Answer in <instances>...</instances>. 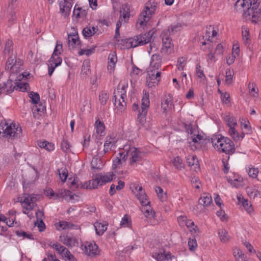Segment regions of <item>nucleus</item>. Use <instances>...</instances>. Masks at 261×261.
Here are the masks:
<instances>
[{
  "label": "nucleus",
  "instance_id": "1",
  "mask_svg": "<svg viewBox=\"0 0 261 261\" xmlns=\"http://www.w3.org/2000/svg\"><path fill=\"white\" fill-rule=\"evenodd\" d=\"M259 4L257 0H238L234 7L237 11L243 12L244 17L257 23L261 21V9L258 8Z\"/></svg>",
  "mask_w": 261,
  "mask_h": 261
},
{
  "label": "nucleus",
  "instance_id": "2",
  "mask_svg": "<svg viewBox=\"0 0 261 261\" xmlns=\"http://www.w3.org/2000/svg\"><path fill=\"white\" fill-rule=\"evenodd\" d=\"M153 32L149 31L143 34L135 36L134 38H126L124 39H117V43L121 45L122 49L135 47L139 45H143L150 42Z\"/></svg>",
  "mask_w": 261,
  "mask_h": 261
},
{
  "label": "nucleus",
  "instance_id": "3",
  "mask_svg": "<svg viewBox=\"0 0 261 261\" xmlns=\"http://www.w3.org/2000/svg\"><path fill=\"white\" fill-rule=\"evenodd\" d=\"M211 143L220 153H225L229 155L234 153L236 150L233 142L229 138L219 135L211 138Z\"/></svg>",
  "mask_w": 261,
  "mask_h": 261
},
{
  "label": "nucleus",
  "instance_id": "4",
  "mask_svg": "<svg viewBox=\"0 0 261 261\" xmlns=\"http://www.w3.org/2000/svg\"><path fill=\"white\" fill-rule=\"evenodd\" d=\"M22 136V129L18 124L8 122L0 123V136L8 140L19 138Z\"/></svg>",
  "mask_w": 261,
  "mask_h": 261
},
{
  "label": "nucleus",
  "instance_id": "5",
  "mask_svg": "<svg viewBox=\"0 0 261 261\" xmlns=\"http://www.w3.org/2000/svg\"><path fill=\"white\" fill-rule=\"evenodd\" d=\"M158 7V3L154 0L148 1L145 5L144 10L140 13L137 23L141 26L146 25L147 22L154 14Z\"/></svg>",
  "mask_w": 261,
  "mask_h": 261
},
{
  "label": "nucleus",
  "instance_id": "6",
  "mask_svg": "<svg viewBox=\"0 0 261 261\" xmlns=\"http://www.w3.org/2000/svg\"><path fill=\"white\" fill-rule=\"evenodd\" d=\"M125 88V85L121 86L119 84L117 90L114 92V103L116 108L121 112L124 110L126 107V102L125 100L126 97Z\"/></svg>",
  "mask_w": 261,
  "mask_h": 261
},
{
  "label": "nucleus",
  "instance_id": "7",
  "mask_svg": "<svg viewBox=\"0 0 261 261\" xmlns=\"http://www.w3.org/2000/svg\"><path fill=\"white\" fill-rule=\"evenodd\" d=\"M123 150L124 151L127 158L128 156H130L129 164L130 166L142 161L143 152L140 151L139 148L127 144L123 146Z\"/></svg>",
  "mask_w": 261,
  "mask_h": 261
},
{
  "label": "nucleus",
  "instance_id": "8",
  "mask_svg": "<svg viewBox=\"0 0 261 261\" xmlns=\"http://www.w3.org/2000/svg\"><path fill=\"white\" fill-rule=\"evenodd\" d=\"M143 95L141 99V110H139L137 117V121L141 126L144 125L146 121V117L148 111L147 108H149L150 105L149 93L144 90L143 91Z\"/></svg>",
  "mask_w": 261,
  "mask_h": 261
},
{
  "label": "nucleus",
  "instance_id": "9",
  "mask_svg": "<svg viewBox=\"0 0 261 261\" xmlns=\"http://www.w3.org/2000/svg\"><path fill=\"white\" fill-rule=\"evenodd\" d=\"M117 141V139L114 134L107 136L105 139L103 148L101 149L98 148L97 155L102 156L111 151L112 148H115L116 147Z\"/></svg>",
  "mask_w": 261,
  "mask_h": 261
},
{
  "label": "nucleus",
  "instance_id": "10",
  "mask_svg": "<svg viewBox=\"0 0 261 261\" xmlns=\"http://www.w3.org/2000/svg\"><path fill=\"white\" fill-rule=\"evenodd\" d=\"M83 250L87 256L91 257H95L99 253L98 247L94 242H86Z\"/></svg>",
  "mask_w": 261,
  "mask_h": 261
},
{
  "label": "nucleus",
  "instance_id": "11",
  "mask_svg": "<svg viewBox=\"0 0 261 261\" xmlns=\"http://www.w3.org/2000/svg\"><path fill=\"white\" fill-rule=\"evenodd\" d=\"M133 188V192L136 193V197L141 203L144 204L145 202L148 201L147 196L141 186L137 184H134Z\"/></svg>",
  "mask_w": 261,
  "mask_h": 261
},
{
  "label": "nucleus",
  "instance_id": "12",
  "mask_svg": "<svg viewBox=\"0 0 261 261\" xmlns=\"http://www.w3.org/2000/svg\"><path fill=\"white\" fill-rule=\"evenodd\" d=\"M14 90L13 81L11 79H8L6 82L0 84V94L7 95L12 93Z\"/></svg>",
  "mask_w": 261,
  "mask_h": 261
},
{
  "label": "nucleus",
  "instance_id": "13",
  "mask_svg": "<svg viewBox=\"0 0 261 261\" xmlns=\"http://www.w3.org/2000/svg\"><path fill=\"white\" fill-rule=\"evenodd\" d=\"M174 106L173 98L171 94L165 95L161 100V108L163 112L166 113Z\"/></svg>",
  "mask_w": 261,
  "mask_h": 261
},
{
  "label": "nucleus",
  "instance_id": "14",
  "mask_svg": "<svg viewBox=\"0 0 261 261\" xmlns=\"http://www.w3.org/2000/svg\"><path fill=\"white\" fill-rule=\"evenodd\" d=\"M162 56L159 54H154L151 57L149 68L159 70L162 64Z\"/></svg>",
  "mask_w": 261,
  "mask_h": 261
},
{
  "label": "nucleus",
  "instance_id": "15",
  "mask_svg": "<svg viewBox=\"0 0 261 261\" xmlns=\"http://www.w3.org/2000/svg\"><path fill=\"white\" fill-rule=\"evenodd\" d=\"M68 47L70 49H74L76 46L80 45L81 42L79 40L78 33L75 32L68 35Z\"/></svg>",
  "mask_w": 261,
  "mask_h": 261
},
{
  "label": "nucleus",
  "instance_id": "16",
  "mask_svg": "<svg viewBox=\"0 0 261 261\" xmlns=\"http://www.w3.org/2000/svg\"><path fill=\"white\" fill-rule=\"evenodd\" d=\"M142 205L140 210L142 213L146 218H154L155 217V213L150 205V201L145 202V203H141Z\"/></svg>",
  "mask_w": 261,
  "mask_h": 261
},
{
  "label": "nucleus",
  "instance_id": "17",
  "mask_svg": "<svg viewBox=\"0 0 261 261\" xmlns=\"http://www.w3.org/2000/svg\"><path fill=\"white\" fill-rule=\"evenodd\" d=\"M72 0H64L62 2L60 3V12L65 17L68 16L70 12L71 7L72 6L71 2Z\"/></svg>",
  "mask_w": 261,
  "mask_h": 261
},
{
  "label": "nucleus",
  "instance_id": "18",
  "mask_svg": "<svg viewBox=\"0 0 261 261\" xmlns=\"http://www.w3.org/2000/svg\"><path fill=\"white\" fill-rule=\"evenodd\" d=\"M101 185L99 178L97 174L93 176L92 180L86 181L83 184L84 189H93L97 188L98 186Z\"/></svg>",
  "mask_w": 261,
  "mask_h": 261
},
{
  "label": "nucleus",
  "instance_id": "19",
  "mask_svg": "<svg viewBox=\"0 0 261 261\" xmlns=\"http://www.w3.org/2000/svg\"><path fill=\"white\" fill-rule=\"evenodd\" d=\"M119 156L115 157L113 160V168L115 169L120 168L123 163L125 162L127 160L124 151L119 152Z\"/></svg>",
  "mask_w": 261,
  "mask_h": 261
},
{
  "label": "nucleus",
  "instance_id": "20",
  "mask_svg": "<svg viewBox=\"0 0 261 261\" xmlns=\"http://www.w3.org/2000/svg\"><path fill=\"white\" fill-rule=\"evenodd\" d=\"M161 36L163 41L162 49L171 48L173 46L172 39L168 34V31H163Z\"/></svg>",
  "mask_w": 261,
  "mask_h": 261
},
{
  "label": "nucleus",
  "instance_id": "21",
  "mask_svg": "<svg viewBox=\"0 0 261 261\" xmlns=\"http://www.w3.org/2000/svg\"><path fill=\"white\" fill-rule=\"evenodd\" d=\"M147 75V79L152 81L153 83H159L160 81L161 72L158 70L149 68Z\"/></svg>",
  "mask_w": 261,
  "mask_h": 261
},
{
  "label": "nucleus",
  "instance_id": "22",
  "mask_svg": "<svg viewBox=\"0 0 261 261\" xmlns=\"http://www.w3.org/2000/svg\"><path fill=\"white\" fill-rule=\"evenodd\" d=\"M35 198L30 195H25L23 201L21 202L23 204V207L27 211H30L34 208V199Z\"/></svg>",
  "mask_w": 261,
  "mask_h": 261
},
{
  "label": "nucleus",
  "instance_id": "23",
  "mask_svg": "<svg viewBox=\"0 0 261 261\" xmlns=\"http://www.w3.org/2000/svg\"><path fill=\"white\" fill-rule=\"evenodd\" d=\"M198 202L199 204L202 205L204 207L210 206L213 202L211 195L206 193L202 194Z\"/></svg>",
  "mask_w": 261,
  "mask_h": 261
},
{
  "label": "nucleus",
  "instance_id": "24",
  "mask_svg": "<svg viewBox=\"0 0 261 261\" xmlns=\"http://www.w3.org/2000/svg\"><path fill=\"white\" fill-rule=\"evenodd\" d=\"M227 180L236 188H239L243 186V178L238 175H234L233 177L229 176L227 178Z\"/></svg>",
  "mask_w": 261,
  "mask_h": 261
},
{
  "label": "nucleus",
  "instance_id": "25",
  "mask_svg": "<svg viewBox=\"0 0 261 261\" xmlns=\"http://www.w3.org/2000/svg\"><path fill=\"white\" fill-rule=\"evenodd\" d=\"M117 61V57L115 52L111 53L108 57V69L111 72L115 69L116 63Z\"/></svg>",
  "mask_w": 261,
  "mask_h": 261
},
{
  "label": "nucleus",
  "instance_id": "26",
  "mask_svg": "<svg viewBox=\"0 0 261 261\" xmlns=\"http://www.w3.org/2000/svg\"><path fill=\"white\" fill-rule=\"evenodd\" d=\"M91 165L92 169L96 170H100L103 167L102 161L97 155L93 157L91 162Z\"/></svg>",
  "mask_w": 261,
  "mask_h": 261
},
{
  "label": "nucleus",
  "instance_id": "27",
  "mask_svg": "<svg viewBox=\"0 0 261 261\" xmlns=\"http://www.w3.org/2000/svg\"><path fill=\"white\" fill-rule=\"evenodd\" d=\"M60 240L68 247H72L73 245H74L76 241L75 239L67 235L61 236Z\"/></svg>",
  "mask_w": 261,
  "mask_h": 261
},
{
  "label": "nucleus",
  "instance_id": "28",
  "mask_svg": "<svg viewBox=\"0 0 261 261\" xmlns=\"http://www.w3.org/2000/svg\"><path fill=\"white\" fill-rule=\"evenodd\" d=\"M96 30H98L97 27H86L83 29L82 31V34L85 38H89L96 33Z\"/></svg>",
  "mask_w": 261,
  "mask_h": 261
},
{
  "label": "nucleus",
  "instance_id": "29",
  "mask_svg": "<svg viewBox=\"0 0 261 261\" xmlns=\"http://www.w3.org/2000/svg\"><path fill=\"white\" fill-rule=\"evenodd\" d=\"M38 145L41 148H44L48 151H51L55 149L54 144L47 141H38Z\"/></svg>",
  "mask_w": 261,
  "mask_h": 261
},
{
  "label": "nucleus",
  "instance_id": "30",
  "mask_svg": "<svg viewBox=\"0 0 261 261\" xmlns=\"http://www.w3.org/2000/svg\"><path fill=\"white\" fill-rule=\"evenodd\" d=\"M181 25L179 23L171 24L168 30H165L163 31H168V34H174L181 30Z\"/></svg>",
  "mask_w": 261,
  "mask_h": 261
},
{
  "label": "nucleus",
  "instance_id": "31",
  "mask_svg": "<svg viewBox=\"0 0 261 261\" xmlns=\"http://www.w3.org/2000/svg\"><path fill=\"white\" fill-rule=\"evenodd\" d=\"M172 162L176 169L181 170L184 168L185 165L182 159L179 156H176L173 160H172Z\"/></svg>",
  "mask_w": 261,
  "mask_h": 261
},
{
  "label": "nucleus",
  "instance_id": "32",
  "mask_svg": "<svg viewBox=\"0 0 261 261\" xmlns=\"http://www.w3.org/2000/svg\"><path fill=\"white\" fill-rule=\"evenodd\" d=\"M107 225L108 224H103L101 223L96 222L94 225L96 233L99 236H101L107 230Z\"/></svg>",
  "mask_w": 261,
  "mask_h": 261
},
{
  "label": "nucleus",
  "instance_id": "33",
  "mask_svg": "<svg viewBox=\"0 0 261 261\" xmlns=\"http://www.w3.org/2000/svg\"><path fill=\"white\" fill-rule=\"evenodd\" d=\"M87 15V11L80 7L77 8V9L74 8L73 12V15L75 16L76 18L86 17Z\"/></svg>",
  "mask_w": 261,
  "mask_h": 261
},
{
  "label": "nucleus",
  "instance_id": "34",
  "mask_svg": "<svg viewBox=\"0 0 261 261\" xmlns=\"http://www.w3.org/2000/svg\"><path fill=\"white\" fill-rule=\"evenodd\" d=\"M113 172H109L105 175H102L101 174L98 175L101 185L111 181L113 179Z\"/></svg>",
  "mask_w": 261,
  "mask_h": 261
},
{
  "label": "nucleus",
  "instance_id": "35",
  "mask_svg": "<svg viewBox=\"0 0 261 261\" xmlns=\"http://www.w3.org/2000/svg\"><path fill=\"white\" fill-rule=\"evenodd\" d=\"M15 90H18L19 91L25 92L30 88L29 84L27 83H15L13 82Z\"/></svg>",
  "mask_w": 261,
  "mask_h": 261
},
{
  "label": "nucleus",
  "instance_id": "36",
  "mask_svg": "<svg viewBox=\"0 0 261 261\" xmlns=\"http://www.w3.org/2000/svg\"><path fill=\"white\" fill-rule=\"evenodd\" d=\"M70 180H71L70 185H69L70 189H74L79 188H84L83 184L77 177H74L73 179H72L71 178L68 179V181Z\"/></svg>",
  "mask_w": 261,
  "mask_h": 261
},
{
  "label": "nucleus",
  "instance_id": "37",
  "mask_svg": "<svg viewBox=\"0 0 261 261\" xmlns=\"http://www.w3.org/2000/svg\"><path fill=\"white\" fill-rule=\"evenodd\" d=\"M192 140L194 143H202L203 142H205V143L206 144L207 142L209 143L211 142V139H208L207 140L206 139H203V136L200 134H195V133L192 135Z\"/></svg>",
  "mask_w": 261,
  "mask_h": 261
},
{
  "label": "nucleus",
  "instance_id": "38",
  "mask_svg": "<svg viewBox=\"0 0 261 261\" xmlns=\"http://www.w3.org/2000/svg\"><path fill=\"white\" fill-rule=\"evenodd\" d=\"M225 120L226 122L227 125L228 126L229 128L231 127H236L238 126L237 120L233 116H230L229 115L226 116L225 117Z\"/></svg>",
  "mask_w": 261,
  "mask_h": 261
},
{
  "label": "nucleus",
  "instance_id": "39",
  "mask_svg": "<svg viewBox=\"0 0 261 261\" xmlns=\"http://www.w3.org/2000/svg\"><path fill=\"white\" fill-rule=\"evenodd\" d=\"M95 126L96 133L98 134L101 135L105 130V125L104 123L101 121L99 119L96 120Z\"/></svg>",
  "mask_w": 261,
  "mask_h": 261
},
{
  "label": "nucleus",
  "instance_id": "40",
  "mask_svg": "<svg viewBox=\"0 0 261 261\" xmlns=\"http://www.w3.org/2000/svg\"><path fill=\"white\" fill-rule=\"evenodd\" d=\"M8 62L7 64H6L5 70L7 71L11 72V73H16L20 72V67L17 66L16 65L13 64L11 65L10 63Z\"/></svg>",
  "mask_w": 261,
  "mask_h": 261
},
{
  "label": "nucleus",
  "instance_id": "41",
  "mask_svg": "<svg viewBox=\"0 0 261 261\" xmlns=\"http://www.w3.org/2000/svg\"><path fill=\"white\" fill-rule=\"evenodd\" d=\"M187 163L189 166H197L198 160L196 155H188L186 157Z\"/></svg>",
  "mask_w": 261,
  "mask_h": 261
},
{
  "label": "nucleus",
  "instance_id": "42",
  "mask_svg": "<svg viewBox=\"0 0 261 261\" xmlns=\"http://www.w3.org/2000/svg\"><path fill=\"white\" fill-rule=\"evenodd\" d=\"M129 7L128 4L122 5L120 9V16L122 15L123 18L125 19L129 17Z\"/></svg>",
  "mask_w": 261,
  "mask_h": 261
},
{
  "label": "nucleus",
  "instance_id": "43",
  "mask_svg": "<svg viewBox=\"0 0 261 261\" xmlns=\"http://www.w3.org/2000/svg\"><path fill=\"white\" fill-rule=\"evenodd\" d=\"M50 247H51L53 248L56 249V250L58 252V253L62 255L63 253H64V251L65 250V247L64 246H62L59 243H50L49 245Z\"/></svg>",
  "mask_w": 261,
  "mask_h": 261
},
{
  "label": "nucleus",
  "instance_id": "44",
  "mask_svg": "<svg viewBox=\"0 0 261 261\" xmlns=\"http://www.w3.org/2000/svg\"><path fill=\"white\" fill-rule=\"evenodd\" d=\"M233 254L237 260H241V261L245 260L246 256L244 253L239 249L236 248L233 250Z\"/></svg>",
  "mask_w": 261,
  "mask_h": 261
},
{
  "label": "nucleus",
  "instance_id": "45",
  "mask_svg": "<svg viewBox=\"0 0 261 261\" xmlns=\"http://www.w3.org/2000/svg\"><path fill=\"white\" fill-rule=\"evenodd\" d=\"M57 171L60 179L62 181L64 182L66 181L68 175L67 170L65 168H61V169H58Z\"/></svg>",
  "mask_w": 261,
  "mask_h": 261
},
{
  "label": "nucleus",
  "instance_id": "46",
  "mask_svg": "<svg viewBox=\"0 0 261 261\" xmlns=\"http://www.w3.org/2000/svg\"><path fill=\"white\" fill-rule=\"evenodd\" d=\"M13 43L12 40H8L5 44V49L4 50V53L5 55L8 54V55H10L13 53L12 46Z\"/></svg>",
  "mask_w": 261,
  "mask_h": 261
},
{
  "label": "nucleus",
  "instance_id": "47",
  "mask_svg": "<svg viewBox=\"0 0 261 261\" xmlns=\"http://www.w3.org/2000/svg\"><path fill=\"white\" fill-rule=\"evenodd\" d=\"M71 146L69 142L64 138L61 144V147L63 151L66 153L71 152Z\"/></svg>",
  "mask_w": 261,
  "mask_h": 261
},
{
  "label": "nucleus",
  "instance_id": "48",
  "mask_svg": "<svg viewBox=\"0 0 261 261\" xmlns=\"http://www.w3.org/2000/svg\"><path fill=\"white\" fill-rule=\"evenodd\" d=\"M228 134L234 141H239V134L236 130V127L229 128Z\"/></svg>",
  "mask_w": 261,
  "mask_h": 261
},
{
  "label": "nucleus",
  "instance_id": "49",
  "mask_svg": "<svg viewBox=\"0 0 261 261\" xmlns=\"http://www.w3.org/2000/svg\"><path fill=\"white\" fill-rule=\"evenodd\" d=\"M132 224V221L127 215H125L120 222V225L122 227H129Z\"/></svg>",
  "mask_w": 261,
  "mask_h": 261
},
{
  "label": "nucleus",
  "instance_id": "50",
  "mask_svg": "<svg viewBox=\"0 0 261 261\" xmlns=\"http://www.w3.org/2000/svg\"><path fill=\"white\" fill-rule=\"evenodd\" d=\"M109 97V95L107 92H101L99 95V99L100 103L102 105H105L107 103Z\"/></svg>",
  "mask_w": 261,
  "mask_h": 261
},
{
  "label": "nucleus",
  "instance_id": "51",
  "mask_svg": "<svg viewBox=\"0 0 261 261\" xmlns=\"http://www.w3.org/2000/svg\"><path fill=\"white\" fill-rule=\"evenodd\" d=\"M219 236L221 241L224 243L227 242L229 240L228 237V233L224 229H221L219 230Z\"/></svg>",
  "mask_w": 261,
  "mask_h": 261
},
{
  "label": "nucleus",
  "instance_id": "52",
  "mask_svg": "<svg viewBox=\"0 0 261 261\" xmlns=\"http://www.w3.org/2000/svg\"><path fill=\"white\" fill-rule=\"evenodd\" d=\"M29 97L32 103L37 104L40 100V95L37 92H31L29 94Z\"/></svg>",
  "mask_w": 261,
  "mask_h": 261
},
{
  "label": "nucleus",
  "instance_id": "53",
  "mask_svg": "<svg viewBox=\"0 0 261 261\" xmlns=\"http://www.w3.org/2000/svg\"><path fill=\"white\" fill-rule=\"evenodd\" d=\"M241 125L242 129L246 130L247 134H250L252 133V130L249 121H246L242 119L241 122Z\"/></svg>",
  "mask_w": 261,
  "mask_h": 261
},
{
  "label": "nucleus",
  "instance_id": "54",
  "mask_svg": "<svg viewBox=\"0 0 261 261\" xmlns=\"http://www.w3.org/2000/svg\"><path fill=\"white\" fill-rule=\"evenodd\" d=\"M63 258H65L66 260H69L70 261H75L76 259L74 256L70 253L68 249L65 247L64 253L62 255Z\"/></svg>",
  "mask_w": 261,
  "mask_h": 261
},
{
  "label": "nucleus",
  "instance_id": "55",
  "mask_svg": "<svg viewBox=\"0 0 261 261\" xmlns=\"http://www.w3.org/2000/svg\"><path fill=\"white\" fill-rule=\"evenodd\" d=\"M247 172L249 176L253 178H257V175L259 172L258 169L257 168H255L253 167L250 168Z\"/></svg>",
  "mask_w": 261,
  "mask_h": 261
},
{
  "label": "nucleus",
  "instance_id": "56",
  "mask_svg": "<svg viewBox=\"0 0 261 261\" xmlns=\"http://www.w3.org/2000/svg\"><path fill=\"white\" fill-rule=\"evenodd\" d=\"M82 72L86 75H88L90 73V63L89 61H84L82 66Z\"/></svg>",
  "mask_w": 261,
  "mask_h": 261
},
{
  "label": "nucleus",
  "instance_id": "57",
  "mask_svg": "<svg viewBox=\"0 0 261 261\" xmlns=\"http://www.w3.org/2000/svg\"><path fill=\"white\" fill-rule=\"evenodd\" d=\"M62 48V44H58V43L57 42L56 47L54 49V52L51 55V60H53V59H54V57L59 56L61 54V53L60 51V49H61Z\"/></svg>",
  "mask_w": 261,
  "mask_h": 261
},
{
  "label": "nucleus",
  "instance_id": "58",
  "mask_svg": "<svg viewBox=\"0 0 261 261\" xmlns=\"http://www.w3.org/2000/svg\"><path fill=\"white\" fill-rule=\"evenodd\" d=\"M233 71L230 69H227L226 71L225 82L227 84H230L232 82Z\"/></svg>",
  "mask_w": 261,
  "mask_h": 261
},
{
  "label": "nucleus",
  "instance_id": "59",
  "mask_svg": "<svg viewBox=\"0 0 261 261\" xmlns=\"http://www.w3.org/2000/svg\"><path fill=\"white\" fill-rule=\"evenodd\" d=\"M196 73L200 79H206V77L199 64L196 65Z\"/></svg>",
  "mask_w": 261,
  "mask_h": 261
},
{
  "label": "nucleus",
  "instance_id": "60",
  "mask_svg": "<svg viewBox=\"0 0 261 261\" xmlns=\"http://www.w3.org/2000/svg\"><path fill=\"white\" fill-rule=\"evenodd\" d=\"M229 159V155L226 156V159L223 158L222 159V163L223 165V170L224 173L227 174L229 169V167L228 166V161Z\"/></svg>",
  "mask_w": 261,
  "mask_h": 261
},
{
  "label": "nucleus",
  "instance_id": "61",
  "mask_svg": "<svg viewBox=\"0 0 261 261\" xmlns=\"http://www.w3.org/2000/svg\"><path fill=\"white\" fill-rule=\"evenodd\" d=\"M242 204L243 207L245 208L246 211L248 213H251L253 211V208L252 207L251 204H250V202L248 200H244L242 201Z\"/></svg>",
  "mask_w": 261,
  "mask_h": 261
},
{
  "label": "nucleus",
  "instance_id": "62",
  "mask_svg": "<svg viewBox=\"0 0 261 261\" xmlns=\"http://www.w3.org/2000/svg\"><path fill=\"white\" fill-rule=\"evenodd\" d=\"M189 249L191 251H194L197 247V242L195 239H190L188 241Z\"/></svg>",
  "mask_w": 261,
  "mask_h": 261
},
{
  "label": "nucleus",
  "instance_id": "63",
  "mask_svg": "<svg viewBox=\"0 0 261 261\" xmlns=\"http://www.w3.org/2000/svg\"><path fill=\"white\" fill-rule=\"evenodd\" d=\"M54 57V59L53 60H51V58L49 59L48 62L50 63L53 64L54 65H55V66H58L61 65L62 60L61 57H59V56Z\"/></svg>",
  "mask_w": 261,
  "mask_h": 261
},
{
  "label": "nucleus",
  "instance_id": "64",
  "mask_svg": "<svg viewBox=\"0 0 261 261\" xmlns=\"http://www.w3.org/2000/svg\"><path fill=\"white\" fill-rule=\"evenodd\" d=\"M73 226V224H72L70 223H69L66 221H61L58 224V225L57 226V227H59L60 228H61L63 229H66V228H70Z\"/></svg>",
  "mask_w": 261,
  "mask_h": 261
}]
</instances>
